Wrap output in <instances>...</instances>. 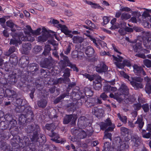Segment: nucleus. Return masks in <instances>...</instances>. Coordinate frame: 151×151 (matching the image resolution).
Listing matches in <instances>:
<instances>
[{
    "mask_svg": "<svg viewBox=\"0 0 151 151\" xmlns=\"http://www.w3.org/2000/svg\"><path fill=\"white\" fill-rule=\"evenodd\" d=\"M25 129L27 134H30L29 136L32 141L41 143L44 142L45 137L41 133V131L38 126L35 127L32 125H28Z\"/></svg>",
    "mask_w": 151,
    "mask_h": 151,
    "instance_id": "f257e3e1",
    "label": "nucleus"
},
{
    "mask_svg": "<svg viewBox=\"0 0 151 151\" xmlns=\"http://www.w3.org/2000/svg\"><path fill=\"white\" fill-rule=\"evenodd\" d=\"M29 141V138L27 137L20 138L18 136H14L11 141L12 148L10 151H20L19 146L21 147H24L28 145Z\"/></svg>",
    "mask_w": 151,
    "mask_h": 151,
    "instance_id": "f03ea898",
    "label": "nucleus"
},
{
    "mask_svg": "<svg viewBox=\"0 0 151 151\" xmlns=\"http://www.w3.org/2000/svg\"><path fill=\"white\" fill-rule=\"evenodd\" d=\"M34 115L30 106H28L24 114H21L19 118V121L21 124L30 122L33 120Z\"/></svg>",
    "mask_w": 151,
    "mask_h": 151,
    "instance_id": "7ed1b4c3",
    "label": "nucleus"
},
{
    "mask_svg": "<svg viewBox=\"0 0 151 151\" xmlns=\"http://www.w3.org/2000/svg\"><path fill=\"white\" fill-rule=\"evenodd\" d=\"M121 74L125 78L128 79L129 81H130V83L134 88L137 90L139 88H142L143 87V86L141 83L143 81V79L139 77H135L132 78V80L131 81L129 79V76L127 75L123 71L121 72Z\"/></svg>",
    "mask_w": 151,
    "mask_h": 151,
    "instance_id": "20e7f679",
    "label": "nucleus"
},
{
    "mask_svg": "<svg viewBox=\"0 0 151 151\" xmlns=\"http://www.w3.org/2000/svg\"><path fill=\"white\" fill-rule=\"evenodd\" d=\"M105 123H102L100 125L101 129L104 130L106 129L107 127L110 126L111 125V127H109L106 129L104 132V137L105 138H108L111 140V134L110 133H108L109 131H112L114 128L115 127V126L114 124H112L111 121L109 119H107L105 121Z\"/></svg>",
    "mask_w": 151,
    "mask_h": 151,
    "instance_id": "39448f33",
    "label": "nucleus"
},
{
    "mask_svg": "<svg viewBox=\"0 0 151 151\" xmlns=\"http://www.w3.org/2000/svg\"><path fill=\"white\" fill-rule=\"evenodd\" d=\"M117 56L118 57H117L114 55H112L113 60L115 61L114 63L118 68L122 69L124 68L125 66L128 67L131 66V64L129 60H124L122 57L119 55Z\"/></svg>",
    "mask_w": 151,
    "mask_h": 151,
    "instance_id": "423d86ee",
    "label": "nucleus"
},
{
    "mask_svg": "<svg viewBox=\"0 0 151 151\" xmlns=\"http://www.w3.org/2000/svg\"><path fill=\"white\" fill-rule=\"evenodd\" d=\"M45 127L46 129L49 131H51V132L49 133V135L51 137H54V138L51 139L53 141L56 143H59V140L58 139L59 138L58 134L54 131L56 129V127L54 123L47 124L45 125Z\"/></svg>",
    "mask_w": 151,
    "mask_h": 151,
    "instance_id": "0eeeda50",
    "label": "nucleus"
},
{
    "mask_svg": "<svg viewBox=\"0 0 151 151\" xmlns=\"http://www.w3.org/2000/svg\"><path fill=\"white\" fill-rule=\"evenodd\" d=\"M117 145L116 151H125L129 147V144L128 141L125 139L122 140L120 137H117L115 139Z\"/></svg>",
    "mask_w": 151,
    "mask_h": 151,
    "instance_id": "6e6552de",
    "label": "nucleus"
},
{
    "mask_svg": "<svg viewBox=\"0 0 151 151\" xmlns=\"http://www.w3.org/2000/svg\"><path fill=\"white\" fill-rule=\"evenodd\" d=\"M50 37L58 40L55 33L51 31H50L49 32H47V31L44 32L42 35L38 37V40L40 42H44L46 41L48 38Z\"/></svg>",
    "mask_w": 151,
    "mask_h": 151,
    "instance_id": "1a4fd4ad",
    "label": "nucleus"
},
{
    "mask_svg": "<svg viewBox=\"0 0 151 151\" xmlns=\"http://www.w3.org/2000/svg\"><path fill=\"white\" fill-rule=\"evenodd\" d=\"M53 61L52 57H50L48 58H45L41 62L40 66L42 68L50 69L52 66Z\"/></svg>",
    "mask_w": 151,
    "mask_h": 151,
    "instance_id": "9d476101",
    "label": "nucleus"
},
{
    "mask_svg": "<svg viewBox=\"0 0 151 151\" xmlns=\"http://www.w3.org/2000/svg\"><path fill=\"white\" fill-rule=\"evenodd\" d=\"M95 70L99 73L105 72L108 70V67L103 62H101L95 67Z\"/></svg>",
    "mask_w": 151,
    "mask_h": 151,
    "instance_id": "9b49d317",
    "label": "nucleus"
},
{
    "mask_svg": "<svg viewBox=\"0 0 151 151\" xmlns=\"http://www.w3.org/2000/svg\"><path fill=\"white\" fill-rule=\"evenodd\" d=\"M129 90V89L126 84L124 83H123L122 84L118 91V94H119L120 96L122 95L124 96V95H128Z\"/></svg>",
    "mask_w": 151,
    "mask_h": 151,
    "instance_id": "f8f14e48",
    "label": "nucleus"
},
{
    "mask_svg": "<svg viewBox=\"0 0 151 151\" xmlns=\"http://www.w3.org/2000/svg\"><path fill=\"white\" fill-rule=\"evenodd\" d=\"M51 22L54 26L58 28H60L61 31L66 35V26L65 25L58 24L59 21L54 19H53Z\"/></svg>",
    "mask_w": 151,
    "mask_h": 151,
    "instance_id": "ddd939ff",
    "label": "nucleus"
},
{
    "mask_svg": "<svg viewBox=\"0 0 151 151\" xmlns=\"http://www.w3.org/2000/svg\"><path fill=\"white\" fill-rule=\"evenodd\" d=\"M137 41H129V42L132 44L131 46L135 52H138L142 48V44L140 42L136 43Z\"/></svg>",
    "mask_w": 151,
    "mask_h": 151,
    "instance_id": "4468645a",
    "label": "nucleus"
},
{
    "mask_svg": "<svg viewBox=\"0 0 151 151\" xmlns=\"http://www.w3.org/2000/svg\"><path fill=\"white\" fill-rule=\"evenodd\" d=\"M134 71L137 75L145 76L146 73L143 68L141 67L138 66L137 65H134L133 66Z\"/></svg>",
    "mask_w": 151,
    "mask_h": 151,
    "instance_id": "2eb2a0df",
    "label": "nucleus"
},
{
    "mask_svg": "<svg viewBox=\"0 0 151 151\" xmlns=\"http://www.w3.org/2000/svg\"><path fill=\"white\" fill-rule=\"evenodd\" d=\"M70 69L67 68V82L68 84V89H70L71 88L74 87L76 85V83L74 82H71L69 78H67L70 76Z\"/></svg>",
    "mask_w": 151,
    "mask_h": 151,
    "instance_id": "dca6fc26",
    "label": "nucleus"
},
{
    "mask_svg": "<svg viewBox=\"0 0 151 151\" xmlns=\"http://www.w3.org/2000/svg\"><path fill=\"white\" fill-rule=\"evenodd\" d=\"M32 48V45L30 42H25L22 44V50L24 53L27 54Z\"/></svg>",
    "mask_w": 151,
    "mask_h": 151,
    "instance_id": "f3484780",
    "label": "nucleus"
},
{
    "mask_svg": "<svg viewBox=\"0 0 151 151\" xmlns=\"http://www.w3.org/2000/svg\"><path fill=\"white\" fill-rule=\"evenodd\" d=\"M60 56L61 57L59 63L61 69H65L66 66V56L62 52L60 53Z\"/></svg>",
    "mask_w": 151,
    "mask_h": 151,
    "instance_id": "a211bd4d",
    "label": "nucleus"
},
{
    "mask_svg": "<svg viewBox=\"0 0 151 151\" xmlns=\"http://www.w3.org/2000/svg\"><path fill=\"white\" fill-rule=\"evenodd\" d=\"M0 148L5 151H10L12 149V146L11 148L6 142L3 141H0Z\"/></svg>",
    "mask_w": 151,
    "mask_h": 151,
    "instance_id": "6ab92c4d",
    "label": "nucleus"
},
{
    "mask_svg": "<svg viewBox=\"0 0 151 151\" xmlns=\"http://www.w3.org/2000/svg\"><path fill=\"white\" fill-rule=\"evenodd\" d=\"M47 102L46 98L43 96L41 99L37 101V104L39 107L43 108L46 106Z\"/></svg>",
    "mask_w": 151,
    "mask_h": 151,
    "instance_id": "aec40b11",
    "label": "nucleus"
},
{
    "mask_svg": "<svg viewBox=\"0 0 151 151\" xmlns=\"http://www.w3.org/2000/svg\"><path fill=\"white\" fill-rule=\"evenodd\" d=\"M64 73V74H63V76H64V78H60L55 80L53 81V84L57 85L58 84H61L63 83H65L66 80L65 76H66V69H65Z\"/></svg>",
    "mask_w": 151,
    "mask_h": 151,
    "instance_id": "412c9836",
    "label": "nucleus"
},
{
    "mask_svg": "<svg viewBox=\"0 0 151 151\" xmlns=\"http://www.w3.org/2000/svg\"><path fill=\"white\" fill-rule=\"evenodd\" d=\"M38 65L35 63H33L30 65L28 67V69L31 72L34 73H37L38 70Z\"/></svg>",
    "mask_w": 151,
    "mask_h": 151,
    "instance_id": "4be33fe9",
    "label": "nucleus"
},
{
    "mask_svg": "<svg viewBox=\"0 0 151 151\" xmlns=\"http://www.w3.org/2000/svg\"><path fill=\"white\" fill-rule=\"evenodd\" d=\"M28 106H29L25 105L24 104H22V105L17 106L15 108V110L17 112H23V114H24L25 112V109Z\"/></svg>",
    "mask_w": 151,
    "mask_h": 151,
    "instance_id": "5701e85b",
    "label": "nucleus"
},
{
    "mask_svg": "<svg viewBox=\"0 0 151 151\" xmlns=\"http://www.w3.org/2000/svg\"><path fill=\"white\" fill-rule=\"evenodd\" d=\"M96 104V99L95 98L88 99L87 102L86 103V106L88 107L93 106Z\"/></svg>",
    "mask_w": 151,
    "mask_h": 151,
    "instance_id": "b1692460",
    "label": "nucleus"
},
{
    "mask_svg": "<svg viewBox=\"0 0 151 151\" xmlns=\"http://www.w3.org/2000/svg\"><path fill=\"white\" fill-rule=\"evenodd\" d=\"M85 52L88 56L89 57L93 56L94 54V50L90 46L87 47Z\"/></svg>",
    "mask_w": 151,
    "mask_h": 151,
    "instance_id": "393cba45",
    "label": "nucleus"
},
{
    "mask_svg": "<svg viewBox=\"0 0 151 151\" xmlns=\"http://www.w3.org/2000/svg\"><path fill=\"white\" fill-rule=\"evenodd\" d=\"M67 66H69L70 67L71 69H73V71L78 72L79 71L78 68L76 67V65L72 63L68 59V58L67 57Z\"/></svg>",
    "mask_w": 151,
    "mask_h": 151,
    "instance_id": "a878e982",
    "label": "nucleus"
},
{
    "mask_svg": "<svg viewBox=\"0 0 151 151\" xmlns=\"http://www.w3.org/2000/svg\"><path fill=\"white\" fill-rule=\"evenodd\" d=\"M9 133L8 132H4L2 131L0 132V141L9 138Z\"/></svg>",
    "mask_w": 151,
    "mask_h": 151,
    "instance_id": "bb28decb",
    "label": "nucleus"
},
{
    "mask_svg": "<svg viewBox=\"0 0 151 151\" xmlns=\"http://www.w3.org/2000/svg\"><path fill=\"white\" fill-rule=\"evenodd\" d=\"M102 111H103L102 109H98L96 107H94L92 110V112L96 115H102Z\"/></svg>",
    "mask_w": 151,
    "mask_h": 151,
    "instance_id": "cd10ccee",
    "label": "nucleus"
},
{
    "mask_svg": "<svg viewBox=\"0 0 151 151\" xmlns=\"http://www.w3.org/2000/svg\"><path fill=\"white\" fill-rule=\"evenodd\" d=\"M132 141L134 142V145L137 147L139 143V137L136 135H134L132 137Z\"/></svg>",
    "mask_w": 151,
    "mask_h": 151,
    "instance_id": "c85d7f7f",
    "label": "nucleus"
},
{
    "mask_svg": "<svg viewBox=\"0 0 151 151\" xmlns=\"http://www.w3.org/2000/svg\"><path fill=\"white\" fill-rule=\"evenodd\" d=\"M110 97L111 98H113L116 99L119 101H122L123 100V98L122 97L120 96L119 94H118V92L117 93H115L114 94L112 93H111L109 95Z\"/></svg>",
    "mask_w": 151,
    "mask_h": 151,
    "instance_id": "c756f323",
    "label": "nucleus"
},
{
    "mask_svg": "<svg viewBox=\"0 0 151 151\" xmlns=\"http://www.w3.org/2000/svg\"><path fill=\"white\" fill-rule=\"evenodd\" d=\"M104 149L103 151H114L115 150L113 148L110 147V144L109 142H106L104 143Z\"/></svg>",
    "mask_w": 151,
    "mask_h": 151,
    "instance_id": "7c9ffc66",
    "label": "nucleus"
},
{
    "mask_svg": "<svg viewBox=\"0 0 151 151\" xmlns=\"http://www.w3.org/2000/svg\"><path fill=\"white\" fill-rule=\"evenodd\" d=\"M83 55V53L81 51H74L72 52L71 53L72 57L73 58H76L79 56H82Z\"/></svg>",
    "mask_w": 151,
    "mask_h": 151,
    "instance_id": "2f4dec72",
    "label": "nucleus"
},
{
    "mask_svg": "<svg viewBox=\"0 0 151 151\" xmlns=\"http://www.w3.org/2000/svg\"><path fill=\"white\" fill-rule=\"evenodd\" d=\"M17 58L15 55H12L10 57L9 60L10 63L14 65H16L17 62Z\"/></svg>",
    "mask_w": 151,
    "mask_h": 151,
    "instance_id": "473e14b6",
    "label": "nucleus"
},
{
    "mask_svg": "<svg viewBox=\"0 0 151 151\" xmlns=\"http://www.w3.org/2000/svg\"><path fill=\"white\" fill-rule=\"evenodd\" d=\"M16 48L14 46H11L9 47V50L4 53L5 55L9 56L11 54L15 51Z\"/></svg>",
    "mask_w": 151,
    "mask_h": 151,
    "instance_id": "72a5a7b5",
    "label": "nucleus"
},
{
    "mask_svg": "<svg viewBox=\"0 0 151 151\" xmlns=\"http://www.w3.org/2000/svg\"><path fill=\"white\" fill-rule=\"evenodd\" d=\"M51 47L50 45H46L45 47L44 51L42 52V55L45 56L48 55L49 53L51 50Z\"/></svg>",
    "mask_w": 151,
    "mask_h": 151,
    "instance_id": "f704fd0d",
    "label": "nucleus"
},
{
    "mask_svg": "<svg viewBox=\"0 0 151 151\" xmlns=\"http://www.w3.org/2000/svg\"><path fill=\"white\" fill-rule=\"evenodd\" d=\"M135 124H138L139 128L141 129L144 125V122L142 121V118L139 117L138 118L137 121L135 122Z\"/></svg>",
    "mask_w": 151,
    "mask_h": 151,
    "instance_id": "c9c22d12",
    "label": "nucleus"
},
{
    "mask_svg": "<svg viewBox=\"0 0 151 151\" xmlns=\"http://www.w3.org/2000/svg\"><path fill=\"white\" fill-rule=\"evenodd\" d=\"M84 39L81 37L75 36L73 38V42L74 43H81Z\"/></svg>",
    "mask_w": 151,
    "mask_h": 151,
    "instance_id": "e433bc0d",
    "label": "nucleus"
},
{
    "mask_svg": "<svg viewBox=\"0 0 151 151\" xmlns=\"http://www.w3.org/2000/svg\"><path fill=\"white\" fill-rule=\"evenodd\" d=\"M142 137L144 138L148 139L151 136V132H147L145 130H142Z\"/></svg>",
    "mask_w": 151,
    "mask_h": 151,
    "instance_id": "4c0bfd02",
    "label": "nucleus"
},
{
    "mask_svg": "<svg viewBox=\"0 0 151 151\" xmlns=\"http://www.w3.org/2000/svg\"><path fill=\"white\" fill-rule=\"evenodd\" d=\"M83 1L86 3V4L91 6L92 8L96 9L97 8H98L99 7V4H97L96 3H93L92 2L87 1V0H83Z\"/></svg>",
    "mask_w": 151,
    "mask_h": 151,
    "instance_id": "58836bf2",
    "label": "nucleus"
},
{
    "mask_svg": "<svg viewBox=\"0 0 151 151\" xmlns=\"http://www.w3.org/2000/svg\"><path fill=\"white\" fill-rule=\"evenodd\" d=\"M84 93L86 96H91L93 95V92L88 88H85Z\"/></svg>",
    "mask_w": 151,
    "mask_h": 151,
    "instance_id": "ea45409f",
    "label": "nucleus"
},
{
    "mask_svg": "<svg viewBox=\"0 0 151 151\" xmlns=\"http://www.w3.org/2000/svg\"><path fill=\"white\" fill-rule=\"evenodd\" d=\"M131 15L129 14L124 12L122 14L121 18L122 20H126L130 19Z\"/></svg>",
    "mask_w": 151,
    "mask_h": 151,
    "instance_id": "a19ab883",
    "label": "nucleus"
},
{
    "mask_svg": "<svg viewBox=\"0 0 151 151\" xmlns=\"http://www.w3.org/2000/svg\"><path fill=\"white\" fill-rule=\"evenodd\" d=\"M5 94L7 96L11 97L15 95V92L13 90L7 89L5 90Z\"/></svg>",
    "mask_w": 151,
    "mask_h": 151,
    "instance_id": "79ce46f5",
    "label": "nucleus"
},
{
    "mask_svg": "<svg viewBox=\"0 0 151 151\" xmlns=\"http://www.w3.org/2000/svg\"><path fill=\"white\" fill-rule=\"evenodd\" d=\"M25 100H22L21 99L19 98L17 99H16L15 100H14V102L17 104L18 106H20L22 105V104H24V103H23L25 102Z\"/></svg>",
    "mask_w": 151,
    "mask_h": 151,
    "instance_id": "37998d69",
    "label": "nucleus"
},
{
    "mask_svg": "<svg viewBox=\"0 0 151 151\" xmlns=\"http://www.w3.org/2000/svg\"><path fill=\"white\" fill-rule=\"evenodd\" d=\"M17 123L16 121L14 119H12L10 121L8 124L9 127H10V129L15 127Z\"/></svg>",
    "mask_w": 151,
    "mask_h": 151,
    "instance_id": "c03bdc74",
    "label": "nucleus"
},
{
    "mask_svg": "<svg viewBox=\"0 0 151 151\" xmlns=\"http://www.w3.org/2000/svg\"><path fill=\"white\" fill-rule=\"evenodd\" d=\"M93 86L94 89L96 90H99L101 86V83L95 82H94L93 84Z\"/></svg>",
    "mask_w": 151,
    "mask_h": 151,
    "instance_id": "a18cd8bd",
    "label": "nucleus"
},
{
    "mask_svg": "<svg viewBox=\"0 0 151 151\" xmlns=\"http://www.w3.org/2000/svg\"><path fill=\"white\" fill-rule=\"evenodd\" d=\"M65 96V94H63L55 99L54 101V103L55 104H56L60 102L61 100L64 99Z\"/></svg>",
    "mask_w": 151,
    "mask_h": 151,
    "instance_id": "49530a36",
    "label": "nucleus"
},
{
    "mask_svg": "<svg viewBox=\"0 0 151 151\" xmlns=\"http://www.w3.org/2000/svg\"><path fill=\"white\" fill-rule=\"evenodd\" d=\"M117 116L119 119L124 123L125 124L127 123V118L125 116H121L119 113L117 114Z\"/></svg>",
    "mask_w": 151,
    "mask_h": 151,
    "instance_id": "de8ad7c7",
    "label": "nucleus"
},
{
    "mask_svg": "<svg viewBox=\"0 0 151 151\" xmlns=\"http://www.w3.org/2000/svg\"><path fill=\"white\" fill-rule=\"evenodd\" d=\"M9 127V125L7 124H6L4 122H1L0 123V128L1 129L3 130Z\"/></svg>",
    "mask_w": 151,
    "mask_h": 151,
    "instance_id": "09e8293b",
    "label": "nucleus"
},
{
    "mask_svg": "<svg viewBox=\"0 0 151 151\" xmlns=\"http://www.w3.org/2000/svg\"><path fill=\"white\" fill-rule=\"evenodd\" d=\"M7 26L10 28L17 27V25L14 24L11 20H9L6 22Z\"/></svg>",
    "mask_w": 151,
    "mask_h": 151,
    "instance_id": "8fccbe9b",
    "label": "nucleus"
},
{
    "mask_svg": "<svg viewBox=\"0 0 151 151\" xmlns=\"http://www.w3.org/2000/svg\"><path fill=\"white\" fill-rule=\"evenodd\" d=\"M42 50V47L41 46L36 45L34 48V51L36 54L38 53L39 52Z\"/></svg>",
    "mask_w": 151,
    "mask_h": 151,
    "instance_id": "3c124183",
    "label": "nucleus"
},
{
    "mask_svg": "<svg viewBox=\"0 0 151 151\" xmlns=\"http://www.w3.org/2000/svg\"><path fill=\"white\" fill-rule=\"evenodd\" d=\"M145 90L146 92L149 95L151 93V83H148L147 84L145 88Z\"/></svg>",
    "mask_w": 151,
    "mask_h": 151,
    "instance_id": "603ef678",
    "label": "nucleus"
},
{
    "mask_svg": "<svg viewBox=\"0 0 151 151\" xmlns=\"http://www.w3.org/2000/svg\"><path fill=\"white\" fill-rule=\"evenodd\" d=\"M9 81L11 84H14L17 81V79L14 75H12L9 78Z\"/></svg>",
    "mask_w": 151,
    "mask_h": 151,
    "instance_id": "864d4df0",
    "label": "nucleus"
},
{
    "mask_svg": "<svg viewBox=\"0 0 151 151\" xmlns=\"http://www.w3.org/2000/svg\"><path fill=\"white\" fill-rule=\"evenodd\" d=\"M147 43L145 44V42H144L145 46L150 49H151V39H147Z\"/></svg>",
    "mask_w": 151,
    "mask_h": 151,
    "instance_id": "5fc2aeb1",
    "label": "nucleus"
},
{
    "mask_svg": "<svg viewBox=\"0 0 151 151\" xmlns=\"http://www.w3.org/2000/svg\"><path fill=\"white\" fill-rule=\"evenodd\" d=\"M88 98H86V97L84 96H81L80 99L78 100V103H81V105L83 103H85L86 105V103L87 102Z\"/></svg>",
    "mask_w": 151,
    "mask_h": 151,
    "instance_id": "6e6d98bb",
    "label": "nucleus"
},
{
    "mask_svg": "<svg viewBox=\"0 0 151 151\" xmlns=\"http://www.w3.org/2000/svg\"><path fill=\"white\" fill-rule=\"evenodd\" d=\"M19 43V41L16 39L13 38L11 39L9 44L10 45H15L16 46L18 45V44Z\"/></svg>",
    "mask_w": 151,
    "mask_h": 151,
    "instance_id": "4d7b16f0",
    "label": "nucleus"
},
{
    "mask_svg": "<svg viewBox=\"0 0 151 151\" xmlns=\"http://www.w3.org/2000/svg\"><path fill=\"white\" fill-rule=\"evenodd\" d=\"M144 64L147 67H151V61L148 59H145L143 60Z\"/></svg>",
    "mask_w": 151,
    "mask_h": 151,
    "instance_id": "13d9d810",
    "label": "nucleus"
},
{
    "mask_svg": "<svg viewBox=\"0 0 151 151\" xmlns=\"http://www.w3.org/2000/svg\"><path fill=\"white\" fill-rule=\"evenodd\" d=\"M93 77V80H95L94 82L101 83V78L99 76L94 75Z\"/></svg>",
    "mask_w": 151,
    "mask_h": 151,
    "instance_id": "bf43d9fd",
    "label": "nucleus"
},
{
    "mask_svg": "<svg viewBox=\"0 0 151 151\" xmlns=\"http://www.w3.org/2000/svg\"><path fill=\"white\" fill-rule=\"evenodd\" d=\"M79 138L80 139H83L86 137L87 135V134L83 130H81V132L78 134Z\"/></svg>",
    "mask_w": 151,
    "mask_h": 151,
    "instance_id": "052dcab7",
    "label": "nucleus"
},
{
    "mask_svg": "<svg viewBox=\"0 0 151 151\" xmlns=\"http://www.w3.org/2000/svg\"><path fill=\"white\" fill-rule=\"evenodd\" d=\"M28 151H36V150L34 144L33 143H31L30 145L27 148Z\"/></svg>",
    "mask_w": 151,
    "mask_h": 151,
    "instance_id": "680f3d73",
    "label": "nucleus"
},
{
    "mask_svg": "<svg viewBox=\"0 0 151 151\" xmlns=\"http://www.w3.org/2000/svg\"><path fill=\"white\" fill-rule=\"evenodd\" d=\"M42 147L44 149V151H52V148L51 146L48 145H44Z\"/></svg>",
    "mask_w": 151,
    "mask_h": 151,
    "instance_id": "e2e57ef3",
    "label": "nucleus"
},
{
    "mask_svg": "<svg viewBox=\"0 0 151 151\" xmlns=\"http://www.w3.org/2000/svg\"><path fill=\"white\" fill-rule=\"evenodd\" d=\"M121 132L124 135L127 134L129 132V130L127 128L124 127H122L121 128Z\"/></svg>",
    "mask_w": 151,
    "mask_h": 151,
    "instance_id": "0e129e2a",
    "label": "nucleus"
},
{
    "mask_svg": "<svg viewBox=\"0 0 151 151\" xmlns=\"http://www.w3.org/2000/svg\"><path fill=\"white\" fill-rule=\"evenodd\" d=\"M143 24L145 27L147 28H151V24L150 23V21H145Z\"/></svg>",
    "mask_w": 151,
    "mask_h": 151,
    "instance_id": "69168bd1",
    "label": "nucleus"
},
{
    "mask_svg": "<svg viewBox=\"0 0 151 151\" xmlns=\"http://www.w3.org/2000/svg\"><path fill=\"white\" fill-rule=\"evenodd\" d=\"M142 107L144 110V111L145 112H147L149 111V106L147 104H143L142 106Z\"/></svg>",
    "mask_w": 151,
    "mask_h": 151,
    "instance_id": "338daca9",
    "label": "nucleus"
},
{
    "mask_svg": "<svg viewBox=\"0 0 151 151\" xmlns=\"http://www.w3.org/2000/svg\"><path fill=\"white\" fill-rule=\"evenodd\" d=\"M120 10L122 12H128L131 11V9L127 7L121 6Z\"/></svg>",
    "mask_w": 151,
    "mask_h": 151,
    "instance_id": "774afa93",
    "label": "nucleus"
}]
</instances>
